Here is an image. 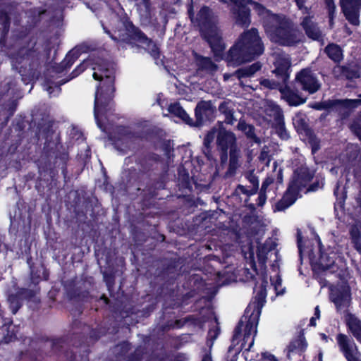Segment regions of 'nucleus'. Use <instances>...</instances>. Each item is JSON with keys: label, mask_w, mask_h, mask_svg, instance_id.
<instances>
[{"label": "nucleus", "mask_w": 361, "mask_h": 361, "mask_svg": "<svg viewBox=\"0 0 361 361\" xmlns=\"http://www.w3.org/2000/svg\"><path fill=\"white\" fill-rule=\"evenodd\" d=\"M275 244L271 240H267L263 244L259 245L257 247V258L259 263L261 266L260 273H259L256 269V265L253 259H250L247 262L249 267H245L244 270V274L245 279L252 280L255 279L256 275H261L262 284L260 290L257 292L255 301L252 302L246 308L245 313L242 319L240 320L238 326L236 328V331H238L243 325V322H246L245 326V334H244V342L246 343L249 338L252 336L251 341L249 343L248 348L246 350H250L252 346L254 344V337L257 334V326L258 324V320L265 298L267 297V291L265 285L264 283L267 284V281H264V265L267 259V255L269 252L274 250Z\"/></svg>", "instance_id": "f257e3e1"}, {"label": "nucleus", "mask_w": 361, "mask_h": 361, "mask_svg": "<svg viewBox=\"0 0 361 361\" xmlns=\"http://www.w3.org/2000/svg\"><path fill=\"white\" fill-rule=\"evenodd\" d=\"M233 8L250 4L253 10L262 18L266 35L271 42L283 46H294L301 42L304 35L293 22L284 14L273 13L263 5L251 0H231Z\"/></svg>", "instance_id": "f03ea898"}, {"label": "nucleus", "mask_w": 361, "mask_h": 361, "mask_svg": "<svg viewBox=\"0 0 361 361\" xmlns=\"http://www.w3.org/2000/svg\"><path fill=\"white\" fill-rule=\"evenodd\" d=\"M91 66L93 73V78L96 80L106 78L102 86L98 87L95 93L94 115L97 124L99 128L104 130L102 123V118L110 108L111 100L112 99L114 87V78L112 77L113 71L109 69V64L103 59L99 58H90L84 60L83 62L77 67L73 72L75 77L82 73L87 66Z\"/></svg>", "instance_id": "7ed1b4c3"}, {"label": "nucleus", "mask_w": 361, "mask_h": 361, "mask_svg": "<svg viewBox=\"0 0 361 361\" xmlns=\"http://www.w3.org/2000/svg\"><path fill=\"white\" fill-rule=\"evenodd\" d=\"M264 45L255 28L245 30L230 49L226 60L228 66H238L259 56L264 52Z\"/></svg>", "instance_id": "20e7f679"}, {"label": "nucleus", "mask_w": 361, "mask_h": 361, "mask_svg": "<svg viewBox=\"0 0 361 361\" xmlns=\"http://www.w3.org/2000/svg\"><path fill=\"white\" fill-rule=\"evenodd\" d=\"M192 9L191 6L188 9V13L192 23L200 28L202 35L209 44L214 55L218 58H221L225 45L218 27L217 17L206 6L202 7L195 17Z\"/></svg>", "instance_id": "39448f33"}, {"label": "nucleus", "mask_w": 361, "mask_h": 361, "mask_svg": "<svg viewBox=\"0 0 361 361\" xmlns=\"http://www.w3.org/2000/svg\"><path fill=\"white\" fill-rule=\"evenodd\" d=\"M340 351L347 361H361V352L354 341L348 336L339 334L336 336Z\"/></svg>", "instance_id": "423d86ee"}, {"label": "nucleus", "mask_w": 361, "mask_h": 361, "mask_svg": "<svg viewBox=\"0 0 361 361\" xmlns=\"http://www.w3.org/2000/svg\"><path fill=\"white\" fill-rule=\"evenodd\" d=\"M295 80L303 90L310 94L315 93L321 87V83L317 76L308 68L302 69L298 73Z\"/></svg>", "instance_id": "0eeeda50"}, {"label": "nucleus", "mask_w": 361, "mask_h": 361, "mask_svg": "<svg viewBox=\"0 0 361 361\" xmlns=\"http://www.w3.org/2000/svg\"><path fill=\"white\" fill-rule=\"evenodd\" d=\"M312 177V172L306 166H302L300 168L295 169L288 186L290 191H293L298 195L299 192L307 185Z\"/></svg>", "instance_id": "6e6552de"}, {"label": "nucleus", "mask_w": 361, "mask_h": 361, "mask_svg": "<svg viewBox=\"0 0 361 361\" xmlns=\"http://www.w3.org/2000/svg\"><path fill=\"white\" fill-rule=\"evenodd\" d=\"M331 300L335 304L338 311L345 310L349 307L351 298L348 286H341L331 290Z\"/></svg>", "instance_id": "1a4fd4ad"}, {"label": "nucleus", "mask_w": 361, "mask_h": 361, "mask_svg": "<svg viewBox=\"0 0 361 361\" xmlns=\"http://www.w3.org/2000/svg\"><path fill=\"white\" fill-rule=\"evenodd\" d=\"M236 138L235 135L224 128H219L217 133L216 144L218 147L223 152L224 158H227V150L231 148H237L235 145Z\"/></svg>", "instance_id": "9d476101"}, {"label": "nucleus", "mask_w": 361, "mask_h": 361, "mask_svg": "<svg viewBox=\"0 0 361 361\" xmlns=\"http://www.w3.org/2000/svg\"><path fill=\"white\" fill-rule=\"evenodd\" d=\"M274 59L275 69L274 73L280 78L282 82H286L289 78L290 59L287 54L283 53L275 54Z\"/></svg>", "instance_id": "9b49d317"}, {"label": "nucleus", "mask_w": 361, "mask_h": 361, "mask_svg": "<svg viewBox=\"0 0 361 361\" xmlns=\"http://www.w3.org/2000/svg\"><path fill=\"white\" fill-rule=\"evenodd\" d=\"M360 0H341V6L346 19L353 25L360 24L359 5Z\"/></svg>", "instance_id": "f8f14e48"}, {"label": "nucleus", "mask_w": 361, "mask_h": 361, "mask_svg": "<svg viewBox=\"0 0 361 361\" xmlns=\"http://www.w3.org/2000/svg\"><path fill=\"white\" fill-rule=\"evenodd\" d=\"M104 32L107 33L112 39L121 42H129L130 39L131 32L134 28L132 25H126L122 22H118V28L114 30V32H110L104 27Z\"/></svg>", "instance_id": "ddd939ff"}, {"label": "nucleus", "mask_w": 361, "mask_h": 361, "mask_svg": "<svg viewBox=\"0 0 361 361\" xmlns=\"http://www.w3.org/2000/svg\"><path fill=\"white\" fill-rule=\"evenodd\" d=\"M264 108L267 121L273 126L274 123L281 122L283 119L281 109L274 102L271 101L266 102Z\"/></svg>", "instance_id": "4468645a"}, {"label": "nucleus", "mask_w": 361, "mask_h": 361, "mask_svg": "<svg viewBox=\"0 0 361 361\" xmlns=\"http://www.w3.org/2000/svg\"><path fill=\"white\" fill-rule=\"evenodd\" d=\"M300 25L305 31V33L309 38L317 41L323 40V36L319 28L312 21L311 17H304L300 23Z\"/></svg>", "instance_id": "2eb2a0df"}, {"label": "nucleus", "mask_w": 361, "mask_h": 361, "mask_svg": "<svg viewBox=\"0 0 361 361\" xmlns=\"http://www.w3.org/2000/svg\"><path fill=\"white\" fill-rule=\"evenodd\" d=\"M213 113L214 109L210 102L202 101L199 102L195 108L196 125L202 124Z\"/></svg>", "instance_id": "dca6fc26"}, {"label": "nucleus", "mask_w": 361, "mask_h": 361, "mask_svg": "<svg viewBox=\"0 0 361 361\" xmlns=\"http://www.w3.org/2000/svg\"><path fill=\"white\" fill-rule=\"evenodd\" d=\"M232 13L236 25L242 27H247L250 25L251 23L250 11L247 6L233 8Z\"/></svg>", "instance_id": "f3484780"}, {"label": "nucleus", "mask_w": 361, "mask_h": 361, "mask_svg": "<svg viewBox=\"0 0 361 361\" xmlns=\"http://www.w3.org/2000/svg\"><path fill=\"white\" fill-rule=\"evenodd\" d=\"M280 92L281 93V97L290 106H298L306 102V99L302 98L298 92H295L290 87H285L280 88Z\"/></svg>", "instance_id": "a211bd4d"}, {"label": "nucleus", "mask_w": 361, "mask_h": 361, "mask_svg": "<svg viewBox=\"0 0 361 361\" xmlns=\"http://www.w3.org/2000/svg\"><path fill=\"white\" fill-rule=\"evenodd\" d=\"M345 322L349 331L361 343V320L354 314H348Z\"/></svg>", "instance_id": "6ab92c4d"}, {"label": "nucleus", "mask_w": 361, "mask_h": 361, "mask_svg": "<svg viewBox=\"0 0 361 361\" xmlns=\"http://www.w3.org/2000/svg\"><path fill=\"white\" fill-rule=\"evenodd\" d=\"M337 254L334 251H329V252H322L319 259V265L323 269L326 270L331 268L336 262V259L341 261L343 258L338 256Z\"/></svg>", "instance_id": "aec40b11"}, {"label": "nucleus", "mask_w": 361, "mask_h": 361, "mask_svg": "<svg viewBox=\"0 0 361 361\" xmlns=\"http://www.w3.org/2000/svg\"><path fill=\"white\" fill-rule=\"evenodd\" d=\"M298 195L288 188L282 199L275 206V211H283L291 206L296 200Z\"/></svg>", "instance_id": "412c9836"}, {"label": "nucleus", "mask_w": 361, "mask_h": 361, "mask_svg": "<svg viewBox=\"0 0 361 361\" xmlns=\"http://www.w3.org/2000/svg\"><path fill=\"white\" fill-rule=\"evenodd\" d=\"M137 37L140 42L145 45V49L156 60L159 57V50L156 44L148 39L143 33L137 32Z\"/></svg>", "instance_id": "4be33fe9"}, {"label": "nucleus", "mask_w": 361, "mask_h": 361, "mask_svg": "<svg viewBox=\"0 0 361 361\" xmlns=\"http://www.w3.org/2000/svg\"><path fill=\"white\" fill-rule=\"evenodd\" d=\"M336 103H342L346 106H356L359 104H361V99H345L343 101H326L322 103L315 104L313 106V108L317 110L326 109L332 107Z\"/></svg>", "instance_id": "5701e85b"}, {"label": "nucleus", "mask_w": 361, "mask_h": 361, "mask_svg": "<svg viewBox=\"0 0 361 361\" xmlns=\"http://www.w3.org/2000/svg\"><path fill=\"white\" fill-rule=\"evenodd\" d=\"M167 111L169 114H173L181 119L187 124L192 125L191 118L189 117L185 111L178 103H173L169 105Z\"/></svg>", "instance_id": "b1692460"}, {"label": "nucleus", "mask_w": 361, "mask_h": 361, "mask_svg": "<svg viewBox=\"0 0 361 361\" xmlns=\"http://www.w3.org/2000/svg\"><path fill=\"white\" fill-rule=\"evenodd\" d=\"M261 68V63L259 62H256L247 67H245L237 70L235 72V75L240 80L243 78L252 76L256 72L259 71Z\"/></svg>", "instance_id": "393cba45"}, {"label": "nucleus", "mask_w": 361, "mask_h": 361, "mask_svg": "<svg viewBox=\"0 0 361 361\" xmlns=\"http://www.w3.org/2000/svg\"><path fill=\"white\" fill-rule=\"evenodd\" d=\"M196 61L199 68L203 71L213 73L217 70V66L209 58L199 56L196 58Z\"/></svg>", "instance_id": "a878e982"}, {"label": "nucleus", "mask_w": 361, "mask_h": 361, "mask_svg": "<svg viewBox=\"0 0 361 361\" xmlns=\"http://www.w3.org/2000/svg\"><path fill=\"white\" fill-rule=\"evenodd\" d=\"M307 343L302 338H297L290 343L287 347V356L290 357L291 353H300L305 350Z\"/></svg>", "instance_id": "bb28decb"}, {"label": "nucleus", "mask_w": 361, "mask_h": 361, "mask_svg": "<svg viewBox=\"0 0 361 361\" xmlns=\"http://www.w3.org/2000/svg\"><path fill=\"white\" fill-rule=\"evenodd\" d=\"M325 52L328 56L334 61H339L342 59V51L339 46L335 44H329Z\"/></svg>", "instance_id": "cd10ccee"}, {"label": "nucleus", "mask_w": 361, "mask_h": 361, "mask_svg": "<svg viewBox=\"0 0 361 361\" xmlns=\"http://www.w3.org/2000/svg\"><path fill=\"white\" fill-rule=\"evenodd\" d=\"M218 130L219 129L213 128L209 132H208V133L207 134L204 139V146L205 148L204 149V153L205 154L206 157L209 160L212 159V154H210L209 152V147L211 143L213 142L215 136H217Z\"/></svg>", "instance_id": "c85d7f7f"}, {"label": "nucleus", "mask_w": 361, "mask_h": 361, "mask_svg": "<svg viewBox=\"0 0 361 361\" xmlns=\"http://www.w3.org/2000/svg\"><path fill=\"white\" fill-rule=\"evenodd\" d=\"M240 150L238 148H231L230 151V161L228 171L231 173H234L239 166Z\"/></svg>", "instance_id": "c756f323"}, {"label": "nucleus", "mask_w": 361, "mask_h": 361, "mask_svg": "<svg viewBox=\"0 0 361 361\" xmlns=\"http://www.w3.org/2000/svg\"><path fill=\"white\" fill-rule=\"evenodd\" d=\"M80 54V49L79 47H75L71 50L63 61V66L65 68L71 66L74 61L79 57Z\"/></svg>", "instance_id": "7c9ffc66"}, {"label": "nucleus", "mask_w": 361, "mask_h": 361, "mask_svg": "<svg viewBox=\"0 0 361 361\" xmlns=\"http://www.w3.org/2000/svg\"><path fill=\"white\" fill-rule=\"evenodd\" d=\"M136 6L140 14L142 16L147 18L150 13V2L149 0H135Z\"/></svg>", "instance_id": "2f4dec72"}, {"label": "nucleus", "mask_w": 361, "mask_h": 361, "mask_svg": "<svg viewBox=\"0 0 361 361\" xmlns=\"http://www.w3.org/2000/svg\"><path fill=\"white\" fill-rule=\"evenodd\" d=\"M238 128L244 132L248 137L253 138L255 137L254 128L245 122L240 121L238 124Z\"/></svg>", "instance_id": "473e14b6"}, {"label": "nucleus", "mask_w": 361, "mask_h": 361, "mask_svg": "<svg viewBox=\"0 0 361 361\" xmlns=\"http://www.w3.org/2000/svg\"><path fill=\"white\" fill-rule=\"evenodd\" d=\"M274 126L275 127V128L276 130L277 134L279 135V136L281 138H282L283 140L288 138V132L286 130L285 126H284L283 119H282L281 121V122H277V123H274Z\"/></svg>", "instance_id": "72a5a7b5"}, {"label": "nucleus", "mask_w": 361, "mask_h": 361, "mask_svg": "<svg viewBox=\"0 0 361 361\" xmlns=\"http://www.w3.org/2000/svg\"><path fill=\"white\" fill-rule=\"evenodd\" d=\"M271 284L276 291L277 295H283L285 292V288L282 287L281 279L277 275L275 280H271Z\"/></svg>", "instance_id": "f704fd0d"}, {"label": "nucleus", "mask_w": 361, "mask_h": 361, "mask_svg": "<svg viewBox=\"0 0 361 361\" xmlns=\"http://www.w3.org/2000/svg\"><path fill=\"white\" fill-rule=\"evenodd\" d=\"M8 300L10 302V306H11L13 313V314L16 313V312L20 307L19 298L18 296L10 295L8 297Z\"/></svg>", "instance_id": "c9c22d12"}, {"label": "nucleus", "mask_w": 361, "mask_h": 361, "mask_svg": "<svg viewBox=\"0 0 361 361\" xmlns=\"http://www.w3.org/2000/svg\"><path fill=\"white\" fill-rule=\"evenodd\" d=\"M260 85L268 89H277L279 87V82L269 79H263L260 81Z\"/></svg>", "instance_id": "e433bc0d"}, {"label": "nucleus", "mask_w": 361, "mask_h": 361, "mask_svg": "<svg viewBox=\"0 0 361 361\" xmlns=\"http://www.w3.org/2000/svg\"><path fill=\"white\" fill-rule=\"evenodd\" d=\"M219 111L226 114V122L228 124H233V118L230 110H227L225 104H221L219 106Z\"/></svg>", "instance_id": "4c0bfd02"}, {"label": "nucleus", "mask_w": 361, "mask_h": 361, "mask_svg": "<svg viewBox=\"0 0 361 361\" xmlns=\"http://www.w3.org/2000/svg\"><path fill=\"white\" fill-rule=\"evenodd\" d=\"M44 89L48 92L50 97L56 96L59 94L61 88L59 86L53 87L51 85H44Z\"/></svg>", "instance_id": "58836bf2"}, {"label": "nucleus", "mask_w": 361, "mask_h": 361, "mask_svg": "<svg viewBox=\"0 0 361 361\" xmlns=\"http://www.w3.org/2000/svg\"><path fill=\"white\" fill-rule=\"evenodd\" d=\"M219 334V330L216 326H214L213 328H211L208 332V340H210L212 343L213 341L217 338Z\"/></svg>", "instance_id": "ea45409f"}, {"label": "nucleus", "mask_w": 361, "mask_h": 361, "mask_svg": "<svg viewBox=\"0 0 361 361\" xmlns=\"http://www.w3.org/2000/svg\"><path fill=\"white\" fill-rule=\"evenodd\" d=\"M235 192L237 193H243V194H245V195L250 196V195H252L255 193V189L247 190L245 186H243L242 185H238L235 190Z\"/></svg>", "instance_id": "a19ab883"}, {"label": "nucleus", "mask_w": 361, "mask_h": 361, "mask_svg": "<svg viewBox=\"0 0 361 361\" xmlns=\"http://www.w3.org/2000/svg\"><path fill=\"white\" fill-rule=\"evenodd\" d=\"M326 4L329 8V13L331 20H332L333 18V13L335 11V5L333 0H325Z\"/></svg>", "instance_id": "79ce46f5"}, {"label": "nucleus", "mask_w": 361, "mask_h": 361, "mask_svg": "<svg viewBox=\"0 0 361 361\" xmlns=\"http://www.w3.org/2000/svg\"><path fill=\"white\" fill-rule=\"evenodd\" d=\"M274 182V177L269 176L267 177L264 181L262 183L261 190L266 191L267 188Z\"/></svg>", "instance_id": "37998d69"}, {"label": "nucleus", "mask_w": 361, "mask_h": 361, "mask_svg": "<svg viewBox=\"0 0 361 361\" xmlns=\"http://www.w3.org/2000/svg\"><path fill=\"white\" fill-rule=\"evenodd\" d=\"M262 361H278L273 355L268 353L262 354Z\"/></svg>", "instance_id": "c03bdc74"}, {"label": "nucleus", "mask_w": 361, "mask_h": 361, "mask_svg": "<svg viewBox=\"0 0 361 361\" xmlns=\"http://www.w3.org/2000/svg\"><path fill=\"white\" fill-rule=\"evenodd\" d=\"M258 200H259L258 205L262 206L265 203L266 200H267L266 191L260 190Z\"/></svg>", "instance_id": "a18cd8bd"}, {"label": "nucleus", "mask_w": 361, "mask_h": 361, "mask_svg": "<svg viewBox=\"0 0 361 361\" xmlns=\"http://www.w3.org/2000/svg\"><path fill=\"white\" fill-rule=\"evenodd\" d=\"M157 102L158 103V104L161 106V108L163 109L164 106H166V101L162 99V95L161 94H159L158 95V97L157 99Z\"/></svg>", "instance_id": "49530a36"}, {"label": "nucleus", "mask_w": 361, "mask_h": 361, "mask_svg": "<svg viewBox=\"0 0 361 361\" xmlns=\"http://www.w3.org/2000/svg\"><path fill=\"white\" fill-rule=\"evenodd\" d=\"M306 1L307 0H295L298 7L300 10H302V9L306 10L307 9V8L305 7V3L306 2Z\"/></svg>", "instance_id": "de8ad7c7"}, {"label": "nucleus", "mask_w": 361, "mask_h": 361, "mask_svg": "<svg viewBox=\"0 0 361 361\" xmlns=\"http://www.w3.org/2000/svg\"><path fill=\"white\" fill-rule=\"evenodd\" d=\"M277 176V181L279 183H282L283 180V175H282V169L280 168L276 173Z\"/></svg>", "instance_id": "09e8293b"}, {"label": "nucleus", "mask_w": 361, "mask_h": 361, "mask_svg": "<svg viewBox=\"0 0 361 361\" xmlns=\"http://www.w3.org/2000/svg\"><path fill=\"white\" fill-rule=\"evenodd\" d=\"M351 235H352V238H353L354 243L356 244V248L357 250H360L361 247H359L357 244V235L354 233L353 231H351Z\"/></svg>", "instance_id": "8fccbe9b"}, {"label": "nucleus", "mask_w": 361, "mask_h": 361, "mask_svg": "<svg viewBox=\"0 0 361 361\" xmlns=\"http://www.w3.org/2000/svg\"><path fill=\"white\" fill-rule=\"evenodd\" d=\"M315 317H317V319H319V317H320V310H319V308L318 306H317L315 307V311H314V316Z\"/></svg>", "instance_id": "3c124183"}, {"label": "nucleus", "mask_w": 361, "mask_h": 361, "mask_svg": "<svg viewBox=\"0 0 361 361\" xmlns=\"http://www.w3.org/2000/svg\"><path fill=\"white\" fill-rule=\"evenodd\" d=\"M317 317H312L311 319H310V324L312 326H316V320H317Z\"/></svg>", "instance_id": "603ef678"}, {"label": "nucleus", "mask_w": 361, "mask_h": 361, "mask_svg": "<svg viewBox=\"0 0 361 361\" xmlns=\"http://www.w3.org/2000/svg\"><path fill=\"white\" fill-rule=\"evenodd\" d=\"M250 182H251L254 185L258 186V180L256 179V178H255V177H252V178L250 179Z\"/></svg>", "instance_id": "864d4df0"}, {"label": "nucleus", "mask_w": 361, "mask_h": 361, "mask_svg": "<svg viewBox=\"0 0 361 361\" xmlns=\"http://www.w3.org/2000/svg\"><path fill=\"white\" fill-rule=\"evenodd\" d=\"M233 75L236 76V75H235V73H234L233 75H231V74H228V73H225V74L224 75V80H228L231 76H233Z\"/></svg>", "instance_id": "5fc2aeb1"}, {"label": "nucleus", "mask_w": 361, "mask_h": 361, "mask_svg": "<svg viewBox=\"0 0 361 361\" xmlns=\"http://www.w3.org/2000/svg\"><path fill=\"white\" fill-rule=\"evenodd\" d=\"M298 248H299L300 252H302L301 243H300V238H298Z\"/></svg>", "instance_id": "6e6d98bb"}, {"label": "nucleus", "mask_w": 361, "mask_h": 361, "mask_svg": "<svg viewBox=\"0 0 361 361\" xmlns=\"http://www.w3.org/2000/svg\"><path fill=\"white\" fill-rule=\"evenodd\" d=\"M318 361H322V353H319Z\"/></svg>", "instance_id": "4d7b16f0"}, {"label": "nucleus", "mask_w": 361, "mask_h": 361, "mask_svg": "<svg viewBox=\"0 0 361 361\" xmlns=\"http://www.w3.org/2000/svg\"><path fill=\"white\" fill-rule=\"evenodd\" d=\"M274 170L276 171L277 168V163L276 161H274L273 164Z\"/></svg>", "instance_id": "13d9d810"}, {"label": "nucleus", "mask_w": 361, "mask_h": 361, "mask_svg": "<svg viewBox=\"0 0 361 361\" xmlns=\"http://www.w3.org/2000/svg\"><path fill=\"white\" fill-rule=\"evenodd\" d=\"M7 23H8L6 22V25H4V30H6V32H8V27Z\"/></svg>", "instance_id": "bf43d9fd"}, {"label": "nucleus", "mask_w": 361, "mask_h": 361, "mask_svg": "<svg viewBox=\"0 0 361 361\" xmlns=\"http://www.w3.org/2000/svg\"><path fill=\"white\" fill-rule=\"evenodd\" d=\"M358 134H359L360 139L361 140V128L360 129Z\"/></svg>", "instance_id": "052dcab7"}, {"label": "nucleus", "mask_w": 361, "mask_h": 361, "mask_svg": "<svg viewBox=\"0 0 361 361\" xmlns=\"http://www.w3.org/2000/svg\"><path fill=\"white\" fill-rule=\"evenodd\" d=\"M322 338L326 341L327 340V337L324 334L322 335Z\"/></svg>", "instance_id": "680f3d73"}, {"label": "nucleus", "mask_w": 361, "mask_h": 361, "mask_svg": "<svg viewBox=\"0 0 361 361\" xmlns=\"http://www.w3.org/2000/svg\"><path fill=\"white\" fill-rule=\"evenodd\" d=\"M345 29H346V31L348 32V33L349 35H350V34H351V32L348 30V27H345Z\"/></svg>", "instance_id": "e2e57ef3"}, {"label": "nucleus", "mask_w": 361, "mask_h": 361, "mask_svg": "<svg viewBox=\"0 0 361 361\" xmlns=\"http://www.w3.org/2000/svg\"><path fill=\"white\" fill-rule=\"evenodd\" d=\"M163 115H164V116H168V114H166V113H164V112H163Z\"/></svg>", "instance_id": "0e129e2a"}, {"label": "nucleus", "mask_w": 361, "mask_h": 361, "mask_svg": "<svg viewBox=\"0 0 361 361\" xmlns=\"http://www.w3.org/2000/svg\"><path fill=\"white\" fill-rule=\"evenodd\" d=\"M314 190V189L313 188H311L310 189H308V190H307V191H308V190Z\"/></svg>", "instance_id": "69168bd1"}, {"label": "nucleus", "mask_w": 361, "mask_h": 361, "mask_svg": "<svg viewBox=\"0 0 361 361\" xmlns=\"http://www.w3.org/2000/svg\"><path fill=\"white\" fill-rule=\"evenodd\" d=\"M63 8V6H60V10H61Z\"/></svg>", "instance_id": "338daca9"}, {"label": "nucleus", "mask_w": 361, "mask_h": 361, "mask_svg": "<svg viewBox=\"0 0 361 361\" xmlns=\"http://www.w3.org/2000/svg\"><path fill=\"white\" fill-rule=\"evenodd\" d=\"M1 318H2V316H1V314L0 313V319H1Z\"/></svg>", "instance_id": "774afa93"}]
</instances>
